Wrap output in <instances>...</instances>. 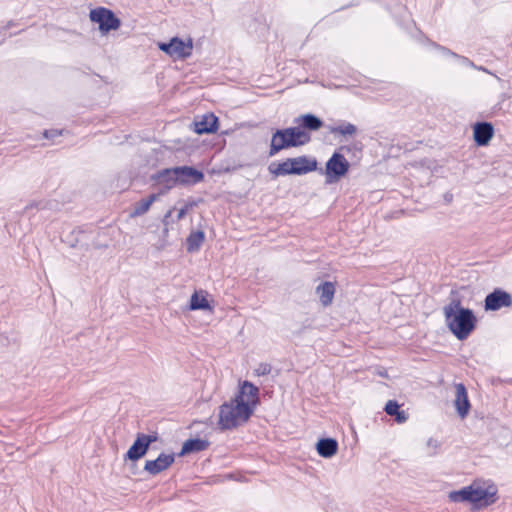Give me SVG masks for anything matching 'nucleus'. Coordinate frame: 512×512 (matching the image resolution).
I'll return each instance as SVG.
<instances>
[{"mask_svg":"<svg viewBox=\"0 0 512 512\" xmlns=\"http://www.w3.org/2000/svg\"><path fill=\"white\" fill-rule=\"evenodd\" d=\"M258 392L256 386L244 381L238 394L219 407V429L232 430L246 423L258 403Z\"/></svg>","mask_w":512,"mask_h":512,"instance_id":"1","label":"nucleus"},{"mask_svg":"<svg viewBox=\"0 0 512 512\" xmlns=\"http://www.w3.org/2000/svg\"><path fill=\"white\" fill-rule=\"evenodd\" d=\"M445 322L458 340L466 339L476 326V317L471 309L461 306L459 300H452L443 308Z\"/></svg>","mask_w":512,"mask_h":512,"instance_id":"2","label":"nucleus"},{"mask_svg":"<svg viewBox=\"0 0 512 512\" xmlns=\"http://www.w3.org/2000/svg\"><path fill=\"white\" fill-rule=\"evenodd\" d=\"M309 140V134L299 127L276 130L271 138L269 155L274 156L283 149L304 145Z\"/></svg>","mask_w":512,"mask_h":512,"instance_id":"3","label":"nucleus"},{"mask_svg":"<svg viewBox=\"0 0 512 512\" xmlns=\"http://www.w3.org/2000/svg\"><path fill=\"white\" fill-rule=\"evenodd\" d=\"M470 503L478 508L489 506L496 501L497 488L488 481L476 480L468 485Z\"/></svg>","mask_w":512,"mask_h":512,"instance_id":"4","label":"nucleus"},{"mask_svg":"<svg viewBox=\"0 0 512 512\" xmlns=\"http://www.w3.org/2000/svg\"><path fill=\"white\" fill-rule=\"evenodd\" d=\"M349 167L350 164L344 155L338 152L333 153L325 166L326 183L332 184L337 182L341 177L346 175Z\"/></svg>","mask_w":512,"mask_h":512,"instance_id":"5","label":"nucleus"},{"mask_svg":"<svg viewBox=\"0 0 512 512\" xmlns=\"http://www.w3.org/2000/svg\"><path fill=\"white\" fill-rule=\"evenodd\" d=\"M159 49L171 57L185 59L192 54L193 40L188 38L186 41L173 37L168 43H159Z\"/></svg>","mask_w":512,"mask_h":512,"instance_id":"6","label":"nucleus"},{"mask_svg":"<svg viewBox=\"0 0 512 512\" xmlns=\"http://www.w3.org/2000/svg\"><path fill=\"white\" fill-rule=\"evenodd\" d=\"M90 19L92 22L99 24V29L102 32L116 30L120 27L121 24L120 20L111 10L102 7L91 10Z\"/></svg>","mask_w":512,"mask_h":512,"instance_id":"7","label":"nucleus"},{"mask_svg":"<svg viewBox=\"0 0 512 512\" xmlns=\"http://www.w3.org/2000/svg\"><path fill=\"white\" fill-rule=\"evenodd\" d=\"M158 440L157 433L143 434L138 433L134 443L128 449L126 458L137 461L142 458L148 451L150 444Z\"/></svg>","mask_w":512,"mask_h":512,"instance_id":"8","label":"nucleus"},{"mask_svg":"<svg viewBox=\"0 0 512 512\" xmlns=\"http://www.w3.org/2000/svg\"><path fill=\"white\" fill-rule=\"evenodd\" d=\"M512 305L511 295L501 289H495L489 293L485 298V310L486 311H497L504 307H510Z\"/></svg>","mask_w":512,"mask_h":512,"instance_id":"9","label":"nucleus"},{"mask_svg":"<svg viewBox=\"0 0 512 512\" xmlns=\"http://www.w3.org/2000/svg\"><path fill=\"white\" fill-rule=\"evenodd\" d=\"M175 460L174 454L161 453L155 460H147L144 470L151 475H157L168 469Z\"/></svg>","mask_w":512,"mask_h":512,"instance_id":"10","label":"nucleus"},{"mask_svg":"<svg viewBox=\"0 0 512 512\" xmlns=\"http://www.w3.org/2000/svg\"><path fill=\"white\" fill-rule=\"evenodd\" d=\"M175 171L177 172L179 185L196 184L201 182L204 178L201 171L189 166L175 167Z\"/></svg>","mask_w":512,"mask_h":512,"instance_id":"11","label":"nucleus"},{"mask_svg":"<svg viewBox=\"0 0 512 512\" xmlns=\"http://www.w3.org/2000/svg\"><path fill=\"white\" fill-rule=\"evenodd\" d=\"M454 405L457 413L461 418H464L468 415L470 410V402L468 399L466 387L462 383L455 384Z\"/></svg>","mask_w":512,"mask_h":512,"instance_id":"12","label":"nucleus"},{"mask_svg":"<svg viewBox=\"0 0 512 512\" xmlns=\"http://www.w3.org/2000/svg\"><path fill=\"white\" fill-rule=\"evenodd\" d=\"M494 135L493 125L489 122H478L473 127L474 141L478 146H485Z\"/></svg>","mask_w":512,"mask_h":512,"instance_id":"13","label":"nucleus"},{"mask_svg":"<svg viewBox=\"0 0 512 512\" xmlns=\"http://www.w3.org/2000/svg\"><path fill=\"white\" fill-rule=\"evenodd\" d=\"M217 125L218 118L212 113H207L194 122V130L197 134L213 133L217 130Z\"/></svg>","mask_w":512,"mask_h":512,"instance_id":"14","label":"nucleus"},{"mask_svg":"<svg viewBox=\"0 0 512 512\" xmlns=\"http://www.w3.org/2000/svg\"><path fill=\"white\" fill-rule=\"evenodd\" d=\"M153 179L156 181L158 185L162 186L165 190H170L176 185H179L175 167L159 171L155 176H153Z\"/></svg>","mask_w":512,"mask_h":512,"instance_id":"15","label":"nucleus"},{"mask_svg":"<svg viewBox=\"0 0 512 512\" xmlns=\"http://www.w3.org/2000/svg\"><path fill=\"white\" fill-rule=\"evenodd\" d=\"M293 165L292 171L294 175H303L308 172L314 171L317 168V161L309 159L306 156L290 158Z\"/></svg>","mask_w":512,"mask_h":512,"instance_id":"16","label":"nucleus"},{"mask_svg":"<svg viewBox=\"0 0 512 512\" xmlns=\"http://www.w3.org/2000/svg\"><path fill=\"white\" fill-rule=\"evenodd\" d=\"M316 450L321 457L331 458L337 453L338 442L333 438L320 439L316 444Z\"/></svg>","mask_w":512,"mask_h":512,"instance_id":"17","label":"nucleus"},{"mask_svg":"<svg viewBox=\"0 0 512 512\" xmlns=\"http://www.w3.org/2000/svg\"><path fill=\"white\" fill-rule=\"evenodd\" d=\"M316 293L323 306H329L334 298L335 285L332 282H323L316 288Z\"/></svg>","mask_w":512,"mask_h":512,"instance_id":"18","label":"nucleus"},{"mask_svg":"<svg viewBox=\"0 0 512 512\" xmlns=\"http://www.w3.org/2000/svg\"><path fill=\"white\" fill-rule=\"evenodd\" d=\"M209 446V442L203 439H189L183 443L180 455H186L193 452L205 450Z\"/></svg>","mask_w":512,"mask_h":512,"instance_id":"19","label":"nucleus"},{"mask_svg":"<svg viewBox=\"0 0 512 512\" xmlns=\"http://www.w3.org/2000/svg\"><path fill=\"white\" fill-rule=\"evenodd\" d=\"M328 130L331 134L341 135L344 137H352L358 131L357 127L354 124L345 121L335 126H329Z\"/></svg>","mask_w":512,"mask_h":512,"instance_id":"20","label":"nucleus"},{"mask_svg":"<svg viewBox=\"0 0 512 512\" xmlns=\"http://www.w3.org/2000/svg\"><path fill=\"white\" fill-rule=\"evenodd\" d=\"M384 410L388 415L395 416V420L398 423H404L408 419V415L403 410H400L399 404L394 400H389Z\"/></svg>","mask_w":512,"mask_h":512,"instance_id":"21","label":"nucleus"},{"mask_svg":"<svg viewBox=\"0 0 512 512\" xmlns=\"http://www.w3.org/2000/svg\"><path fill=\"white\" fill-rule=\"evenodd\" d=\"M293 165L291 163V159L288 158L285 161L278 164H271L269 166V171L274 176H286V175H294V171H292Z\"/></svg>","mask_w":512,"mask_h":512,"instance_id":"22","label":"nucleus"},{"mask_svg":"<svg viewBox=\"0 0 512 512\" xmlns=\"http://www.w3.org/2000/svg\"><path fill=\"white\" fill-rule=\"evenodd\" d=\"M156 199L157 195L151 194L147 198L141 199L139 202L135 203L131 216L144 215L150 209L151 205L156 201Z\"/></svg>","mask_w":512,"mask_h":512,"instance_id":"23","label":"nucleus"},{"mask_svg":"<svg viewBox=\"0 0 512 512\" xmlns=\"http://www.w3.org/2000/svg\"><path fill=\"white\" fill-rule=\"evenodd\" d=\"M297 122H300L302 126L308 130H318L322 127V121L313 114H305L297 119Z\"/></svg>","mask_w":512,"mask_h":512,"instance_id":"24","label":"nucleus"},{"mask_svg":"<svg viewBox=\"0 0 512 512\" xmlns=\"http://www.w3.org/2000/svg\"><path fill=\"white\" fill-rule=\"evenodd\" d=\"M205 235L203 231L191 232L187 238V250L188 252L198 251L202 243L204 242Z\"/></svg>","mask_w":512,"mask_h":512,"instance_id":"25","label":"nucleus"},{"mask_svg":"<svg viewBox=\"0 0 512 512\" xmlns=\"http://www.w3.org/2000/svg\"><path fill=\"white\" fill-rule=\"evenodd\" d=\"M448 499L453 503H470V495L468 486L461 488L460 490L451 491L448 493Z\"/></svg>","mask_w":512,"mask_h":512,"instance_id":"26","label":"nucleus"},{"mask_svg":"<svg viewBox=\"0 0 512 512\" xmlns=\"http://www.w3.org/2000/svg\"><path fill=\"white\" fill-rule=\"evenodd\" d=\"M209 303L204 295H200L198 292H195L190 299V309L191 310H199V309H208Z\"/></svg>","mask_w":512,"mask_h":512,"instance_id":"27","label":"nucleus"},{"mask_svg":"<svg viewBox=\"0 0 512 512\" xmlns=\"http://www.w3.org/2000/svg\"><path fill=\"white\" fill-rule=\"evenodd\" d=\"M272 370V367L268 363H260L254 370L257 376L268 375Z\"/></svg>","mask_w":512,"mask_h":512,"instance_id":"28","label":"nucleus"},{"mask_svg":"<svg viewBox=\"0 0 512 512\" xmlns=\"http://www.w3.org/2000/svg\"><path fill=\"white\" fill-rule=\"evenodd\" d=\"M440 444L437 440L430 438L427 441V448L429 449L428 455L432 456L437 453V450L439 449Z\"/></svg>","mask_w":512,"mask_h":512,"instance_id":"29","label":"nucleus"},{"mask_svg":"<svg viewBox=\"0 0 512 512\" xmlns=\"http://www.w3.org/2000/svg\"><path fill=\"white\" fill-rule=\"evenodd\" d=\"M43 135L47 139H54L55 137H58L59 135H61V131L56 130V129L45 130Z\"/></svg>","mask_w":512,"mask_h":512,"instance_id":"30","label":"nucleus"},{"mask_svg":"<svg viewBox=\"0 0 512 512\" xmlns=\"http://www.w3.org/2000/svg\"><path fill=\"white\" fill-rule=\"evenodd\" d=\"M191 207V205H185L183 208H181L178 213H177V216H176V220H181L182 218L185 217V215L187 214V211L188 209Z\"/></svg>","mask_w":512,"mask_h":512,"instance_id":"31","label":"nucleus"},{"mask_svg":"<svg viewBox=\"0 0 512 512\" xmlns=\"http://www.w3.org/2000/svg\"><path fill=\"white\" fill-rule=\"evenodd\" d=\"M172 212H173V210H172V209H170V210L165 214V216H164V219H163V225H164V227H165V228H164L165 232H167V231H168V224H169V223H168V219L171 217Z\"/></svg>","mask_w":512,"mask_h":512,"instance_id":"32","label":"nucleus"}]
</instances>
